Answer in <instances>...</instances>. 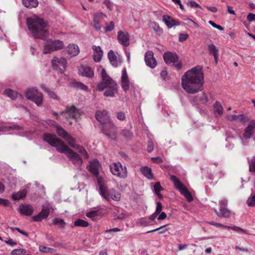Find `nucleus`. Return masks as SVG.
Returning <instances> with one entry per match:
<instances>
[{
    "mask_svg": "<svg viewBox=\"0 0 255 255\" xmlns=\"http://www.w3.org/2000/svg\"><path fill=\"white\" fill-rule=\"evenodd\" d=\"M204 74L202 68L197 66L186 71L181 78V85L186 92L194 94L203 90Z\"/></svg>",
    "mask_w": 255,
    "mask_h": 255,
    "instance_id": "1",
    "label": "nucleus"
},
{
    "mask_svg": "<svg viewBox=\"0 0 255 255\" xmlns=\"http://www.w3.org/2000/svg\"><path fill=\"white\" fill-rule=\"evenodd\" d=\"M28 28L35 38L46 39L49 35L47 24L42 18L34 16L27 19Z\"/></svg>",
    "mask_w": 255,
    "mask_h": 255,
    "instance_id": "2",
    "label": "nucleus"
},
{
    "mask_svg": "<svg viewBox=\"0 0 255 255\" xmlns=\"http://www.w3.org/2000/svg\"><path fill=\"white\" fill-rule=\"evenodd\" d=\"M95 117L97 120L102 125V131L109 138L112 139L117 138L116 127L111 121L110 116L106 110L98 111Z\"/></svg>",
    "mask_w": 255,
    "mask_h": 255,
    "instance_id": "3",
    "label": "nucleus"
},
{
    "mask_svg": "<svg viewBox=\"0 0 255 255\" xmlns=\"http://www.w3.org/2000/svg\"><path fill=\"white\" fill-rule=\"evenodd\" d=\"M102 81L99 83L97 89L99 91H102L106 89L104 96L106 97H113L118 92V85L107 74L106 70L103 69L101 71Z\"/></svg>",
    "mask_w": 255,
    "mask_h": 255,
    "instance_id": "4",
    "label": "nucleus"
},
{
    "mask_svg": "<svg viewBox=\"0 0 255 255\" xmlns=\"http://www.w3.org/2000/svg\"><path fill=\"white\" fill-rule=\"evenodd\" d=\"M43 139L51 146L55 147L57 150L60 153L66 154L70 149L62 140L56 137L55 135L44 133L43 135Z\"/></svg>",
    "mask_w": 255,
    "mask_h": 255,
    "instance_id": "5",
    "label": "nucleus"
},
{
    "mask_svg": "<svg viewBox=\"0 0 255 255\" xmlns=\"http://www.w3.org/2000/svg\"><path fill=\"white\" fill-rule=\"evenodd\" d=\"M170 179L173 183L176 188L186 198L189 202L193 200V198L187 187L183 184L176 176L171 175Z\"/></svg>",
    "mask_w": 255,
    "mask_h": 255,
    "instance_id": "6",
    "label": "nucleus"
},
{
    "mask_svg": "<svg viewBox=\"0 0 255 255\" xmlns=\"http://www.w3.org/2000/svg\"><path fill=\"white\" fill-rule=\"evenodd\" d=\"M163 59L167 64H171L177 70H180L182 67V64L179 59V57L175 53L168 51L163 55Z\"/></svg>",
    "mask_w": 255,
    "mask_h": 255,
    "instance_id": "7",
    "label": "nucleus"
},
{
    "mask_svg": "<svg viewBox=\"0 0 255 255\" xmlns=\"http://www.w3.org/2000/svg\"><path fill=\"white\" fill-rule=\"evenodd\" d=\"M100 194L107 201L110 202L111 199L115 201H119L121 199V194L114 189L108 190L106 186L103 184L100 185Z\"/></svg>",
    "mask_w": 255,
    "mask_h": 255,
    "instance_id": "8",
    "label": "nucleus"
},
{
    "mask_svg": "<svg viewBox=\"0 0 255 255\" xmlns=\"http://www.w3.org/2000/svg\"><path fill=\"white\" fill-rule=\"evenodd\" d=\"M63 46V43L62 41L49 39L45 43L43 53L44 54L50 53L54 51L61 49Z\"/></svg>",
    "mask_w": 255,
    "mask_h": 255,
    "instance_id": "9",
    "label": "nucleus"
},
{
    "mask_svg": "<svg viewBox=\"0 0 255 255\" xmlns=\"http://www.w3.org/2000/svg\"><path fill=\"white\" fill-rule=\"evenodd\" d=\"M25 96L27 99L33 101L38 106L41 105L43 102L42 93L34 88L27 89L25 92Z\"/></svg>",
    "mask_w": 255,
    "mask_h": 255,
    "instance_id": "10",
    "label": "nucleus"
},
{
    "mask_svg": "<svg viewBox=\"0 0 255 255\" xmlns=\"http://www.w3.org/2000/svg\"><path fill=\"white\" fill-rule=\"evenodd\" d=\"M110 170L112 174L117 177L125 178L127 176V170L126 166H123L119 162H115L110 166Z\"/></svg>",
    "mask_w": 255,
    "mask_h": 255,
    "instance_id": "11",
    "label": "nucleus"
},
{
    "mask_svg": "<svg viewBox=\"0 0 255 255\" xmlns=\"http://www.w3.org/2000/svg\"><path fill=\"white\" fill-rule=\"evenodd\" d=\"M51 62L53 69L58 72L63 73L66 69L67 62L64 57H54Z\"/></svg>",
    "mask_w": 255,
    "mask_h": 255,
    "instance_id": "12",
    "label": "nucleus"
},
{
    "mask_svg": "<svg viewBox=\"0 0 255 255\" xmlns=\"http://www.w3.org/2000/svg\"><path fill=\"white\" fill-rule=\"evenodd\" d=\"M61 115H63L66 119H77L80 117L79 110L74 106L66 107L65 111L61 112Z\"/></svg>",
    "mask_w": 255,
    "mask_h": 255,
    "instance_id": "13",
    "label": "nucleus"
},
{
    "mask_svg": "<svg viewBox=\"0 0 255 255\" xmlns=\"http://www.w3.org/2000/svg\"><path fill=\"white\" fill-rule=\"evenodd\" d=\"M66 155L75 166H79L82 164L83 162L82 159L80 157L78 154L74 152L71 149L69 150V151Z\"/></svg>",
    "mask_w": 255,
    "mask_h": 255,
    "instance_id": "14",
    "label": "nucleus"
},
{
    "mask_svg": "<svg viewBox=\"0 0 255 255\" xmlns=\"http://www.w3.org/2000/svg\"><path fill=\"white\" fill-rule=\"evenodd\" d=\"M78 71L79 74L83 77L89 78L94 77V70L89 66L82 65L79 67Z\"/></svg>",
    "mask_w": 255,
    "mask_h": 255,
    "instance_id": "15",
    "label": "nucleus"
},
{
    "mask_svg": "<svg viewBox=\"0 0 255 255\" xmlns=\"http://www.w3.org/2000/svg\"><path fill=\"white\" fill-rule=\"evenodd\" d=\"M118 39L119 42L125 47L129 45V37L127 31H119L118 32Z\"/></svg>",
    "mask_w": 255,
    "mask_h": 255,
    "instance_id": "16",
    "label": "nucleus"
},
{
    "mask_svg": "<svg viewBox=\"0 0 255 255\" xmlns=\"http://www.w3.org/2000/svg\"><path fill=\"white\" fill-rule=\"evenodd\" d=\"M146 64L151 68H154L157 65L156 59L153 56V53L151 51H147L144 55Z\"/></svg>",
    "mask_w": 255,
    "mask_h": 255,
    "instance_id": "17",
    "label": "nucleus"
},
{
    "mask_svg": "<svg viewBox=\"0 0 255 255\" xmlns=\"http://www.w3.org/2000/svg\"><path fill=\"white\" fill-rule=\"evenodd\" d=\"M208 102V98L207 95L205 93L194 97L192 100L193 104L200 106L201 105H205Z\"/></svg>",
    "mask_w": 255,
    "mask_h": 255,
    "instance_id": "18",
    "label": "nucleus"
},
{
    "mask_svg": "<svg viewBox=\"0 0 255 255\" xmlns=\"http://www.w3.org/2000/svg\"><path fill=\"white\" fill-rule=\"evenodd\" d=\"M255 131V120H252L250 121L249 125L246 128L244 137L248 139L251 138Z\"/></svg>",
    "mask_w": 255,
    "mask_h": 255,
    "instance_id": "19",
    "label": "nucleus"
},
{
    "mask_svg": "<svg viewBox=\"0 0 255 255\" xmlns=\"http://www.w3.org/2000/svg\"><path fill=\"white\" fill-rule=\"evenodd\" d=\"M105 17H106V14L103 12H97L94 14L93 25L97 30H100L101 26L100 22Z\"/></svg>",
    "mask_w": 255,
    "mask_h": 255,
    "instance_id": "20",
    "label": "nucleus"
},
{
    "mask_svg": "<svg viewBox=\"0 0 255 255\" xmlns=\"http://www.w3.org/2000/svg\"><path fill=\"white\" fill-rule=\"evenodd\" d=\"M162 20L168 28H171L174 26H178L181 24L180 22L174 20L172 17L168 15H163Z\"/></svg>",
    "mask_w": 255,
    "mask_h": 255,
    "instance_id": "21",
    "label": "nucleus"
},
{
    "mask_svg": "<svg viewBox=\"0 0 255 255\" xmlns=\"http://www.w3.org/2000/svg\"><path fill=\"white\" fill-rule=\"evenodd\" d=\"M93 50H94L93 59L96 62H100L102 58L103 52L100 46H93Z\"/></svg>",
    "mask_w": 255,
    "mask_h": 255,
    "instance_id": "22",
    "label": "nucleus"
},
{
    "mask_svg": "<svg viewBox=\"0 0 255 255\" xmlns=\"http://www.w3.org/2000/svg\"><path fill=\"white\" fill-rule=\"evenodd\" d=\"M66 51L70 57L77 55L80 52L79 47L74 44H70L67 47Z\"/></svg>",
    "mask_w": 255,
    "mask_h": 255,
    "instance_id": "23",
    "label": "nucleus"
},
{
    "mask_svg": "<svg viewBox=\"0 0 255 255\" xmlns=\"http://www.w3.org/2000/svg\"><path fill=\"white\" fill-rule=\"evenodd\" d=\"M19 210L21 214L30 216L33 211V208L29 205H21L19 206Z\"/></svg>",
    "mask_w": 255,
    "mask_h": 255,
    "instance_id": "24",
    "label": "nucleus"
},
{
    "mask_svg": "<svg viewBox=\"0 0 255 255\" xmlns=\"http://www.w3.org/2000/svg\"><path fill=\"white\" fill-rule=\"evenodd\" d=\"M216 215L220 217L229 218L231 215V211L226 207L220 208V211H218L216 209L214 210Z\"/></svg>",
    "mask_w": 255,
    "mask_h": 255,
    "instance_id": "25",
    "label": "nucleus"
},
{
    "mask_svg": "<svg viewBox=\"0 0 255 255\" xmlns=\"http://www.w3.org/2000/svg\"><path fill=\"white\" fill-rule=\"evenodd\" d=\"M4 94L12 100H14L17 98L22 99L23 98L22 95L9 89H5L4 90Z\"/></svg>",
    "mask_w": 255,
    "mask_h": 255,
    "instance_id": "26",
    "label": "nucleus"
},
{
    "mask_svg": "<svg viewBox=\"0 0 255 255\" xmlns=\"http://www.w3.org/2000/svg\"><path fill=\"white\" fill-rule=\"evenodd\" d=\"M99 163L97 160H94L91 162L90 165V171L95 175L99 174Z\"/></svg>",
    "mask_w": 255,
    "mask_h": 255,
    "instance_id": "27",
    "label": "nucleus"
},
{
    "mask_svg": "<svg viewBox=\"0 0 255 255\" xmlns=\"http://www.w3.org/2000/svg\"><path fill=\"white\" fill-rule=\"evenodd\" d=\"M142 174L149 179L153 178L151 169L147 166L142 167L140 168Z\"/></svg>",
    "mask_w": 255,
    "mask_h": 255,
    "instance_id": "28",
    "label": "nucleus"
},
{
    "mask_svg": "<svg viewBox=\"0 0 255 255\" xmlns=\"http://www.w3.org/2000/svg\"><path fill=\"white\" fill-rule=\"evenodd\" d=\"M22 1L25 7L29 8H35L38 5L37 0H22Z\"/></svg>",
    "mask_w": 255,
    "mask_h": 255,
    "instance_id": "29",
    "label": "nucleus"
},
{
    "mask_svg": "<svg viewBox=\"0 0 255 255\" xmlns=\"http://www.w3.org/2000/svg\"><path fill=\"white\" fill-rule=\"evenodd\" d=\"M108 58L111 64L114 67L118 66V61L117 56L113 50H110L108 54Z\"/></svg>",
    "mask_w": 255,
    "mask_h": 255,
    "instance_id": "30",
    "label": "nucleus"
},
{
    "mask_svg": "<svg viewBox=\"0 0 255 255\" xmlns=\"http://www.w3.org/2000/svg\"><path fill=\"white\" fill-rule=\"evenodd\" d=\"M27 194L26 189H23L16 193H14L12 195V198L14 200H18L24 198Z\"/></svg>",
    "mask_w": 255,
    "mask_h": 255,
    "instance_id": "31",
    "label": "nucleus"
},
{
    "mask_svg": "<svg viewBox=\"0 0 255 255\" xmlns=\"http://www.w3.org/2000/svg\"><path fill=\"white\" fill-rule=\"evenodd\" d=\"M57 134L63 138L65 139L69 134L66 130L59 126L56 127Z\"/></svg>",
    "mask_w": 255,
    "mask_h": 255,
    "instance_id": "32",
    "label": "nucleus"
},
{
    "mask_svg": "<svg viewBox=\"0 0 255 255\" xmlns=\"http://www.w3.org/2000/svg\"><path fill=\"white\" fill-rule=\"evenodd\" d=\"M64 139L67 141L70 147L74 149H76V148L78 147V145L75 143V139L71 136L70 134H69Z\"/></svg>",
    "mask_w": 255,
    "mask_h": 255,
    "instance_id": "33",
    "label": "nucleus"
},
{
    "mask_svg": "<svg viewBox=\"0 0 255 255\" xmlns=\"http://www.w3.org/2000/svg\"><path fill=\"white\" fill-rule=\"evenodd\" d=\"M64 139L67 141L70 147L74 149H76V148L78 147V145L75 143V139L71 136L70 134H69Z\"/></svg>",
    "mask_w": 255,
    "mask_h": 255,
    "instance_id": "34",
    "label": "nucleus"
},
{
    "mask_svg": "<svg viewBox=\"0 0 255 255\" xmlns=\"http://www.w3.org/2000/svg\"><path fill=\"white\" fill-rule=\"evenodd\" d=\"M185 21V24L190 27L199 28V25L194 20L189 18H186L183 19Z\"/></svg>",
    "mask_w": 255,
    "mask_h": 255,
    "instance_id": "35",
    "label": "nucleus"
},
{
    "mask_svg": "<svg viewBox=\"0 0 255 255\" xmlns=\"http://www.w3.org/2000/svg\"><path fill=\"white\" fill-rule=\"evenodd\" d=\"M214 110L215 113L217 114L219 116L222 115L223 109L221 105L218 102H216L214 104Z\"/></svg>",
    "mask_w": 255,
    "mask_h": 255,
    "instance_id": "36",
    "label": "nucleus"
},
{
    "mask_svg": "<svg viewBox=\"0 0 255 255\" xmlns=\"http://www.w3.org/2000/svg\"><path fill=\"white\" fill-rule=\"evenodd\" d=\"M74 224L76 227H87L89 225V224L88 222L80 219L76 220L74 222Z\"/></svg>",
    "mask_w": 255,
    "mask_h": 255,
    "instance_id": "37",
    "label": "nucleus"
},
{
    "mask_svg": "<svg viewBox=\"0 0 255 255\" xmlns=\"http://www.w3.org/2000/svg\"><path fill=\"white\" fill-rule=\"evenodd\" d=\"M163 190V189L162 187V186H161L160 182H157L155 183V184L154 185V190L155 194L157 195V196L159 198L162 197V195L160 193V192Z\"/></svg>",
    "mask_w": 255,
    "mask_h": 255,
    "instance_id": "38",
    "label": "nucleus"
},
{
    "mask_svg": "<svg viewBox=\"0 0 255 255\" xmlns=\"http://www.w3.org/2000/svg\"><path fill=\"white\" fill-rule=\"evenodd\" d=\"M208 50L210 55H213V56L218 54V49L213 44H209L208 46Z\"/></svg>",
    "mask_w": 255,
    "mask_h": 255,
    "instance_id": "39",
    "label": "nucleus"
},
{
    "mask_svg": "<svg viewBox=\"0 0 255 255\" xmlns=\"http://www.w3.org/2000/svg\"><path fill=\"white\" fill-rule=\"evenodd\" d=\"M75 149L78 150V152L80 153L81 155L83 156L85 158H88V154L86 151V149L83 146L78 145V147L76 148Z\"/></svg>",
    "mask_w": 255,
    "mask_h": 255,
    "instance_id": "40",
    "label": "nucleus"
},
{
    "mask_svg": "<svg viewBox=\"0 0 255 255\" xmlns=\"http://www.w3.org/2000/svg\"><path fill=\"white\" fill-rule=\"evenodd\" d=\"M54 225H59L61 228H63L65 225V223L63 219L60 218H54L53 220Z\"/></svg>",
    "mask_w": 255,
    "mask_h": 255,
    "instance_id": "41",
    "label": "nucleus"
},
{
    "mask_svg": "<svg viewBox=\"0 0 255 255\" xmlns=\"http://www.w3.org/2000/svg\"><path fill=\"white\" fill-rule=\"evenodd\" d=\"M121 230L118 228H115L111 229L106 230L105 232V234L107 235L106 238L108 239H110L113 237V234H110L109 233L111 232H117L120 231Z\"/></svg>",
    "mask_w": 255,
    "mask_h": 255,
    "instance_id": "42",
    "label": "nucleus"
},
{
    "mask_svg": "<svg viewBox=\"0 0 255 255\" xmlns=\"http://www.w3.org/2000/svg\"><path fill=\"white\" fill-rule=\"evenodd\" d=\"M121 134L127 139H130L132 136V133L127 129L123 130L121 132Z\"/></svg>",
    "mask_w": 255,
    "mask_h": 255,
    "instance_id": "43",
    "label": "nucleus"
},
{
    "mask_svg": "<svg viewBox=\"0 0 255 255\" xmlns=\"http://www.w3.org/2000/svg\"><path fill=\"white\" fill-rule=\"evenodd\" d=\"M26 253V250L23 249H17L13 250L11 253V255H20L25 254Z\"/></svg>",
    "mask_w": 255,
    "mask_h": 255,
    "instance_id": "44",
    "label": "nucleus"
},
{
    "mask_svg": "<svg viewBox=\"0 0 255 255\" xmlns=\"http://www.w3.org/2000/svg\"><path fill=\"white\" fill-rule=\"evenodd\" d=\"M236 121L239 122L245 125V123L248 121V118L244 115H237V118Z\"/></svg>",
    "mask_w": 255,
    "mask_h": 255,
    "instance_id": "45",
    "label": "nucleus"
},
{
    "mask_svg": "<svg viewBox=\"0 0 255 255\" xmlns=\"http://www.w3.org/2000/svg\"><path fill=\"white\" fill-rule=\"evenodd\" d=\"M99 215V213L98 210L92 211L86 213V216L88 218H91L94 220V218L97 217Z\"/></svg>",
    "mask_w": 255,
    "mask_h": 255,
    "instance_id": "46",
    "label": "nucleus"
},
{
    "mask_svg": "<svg viewBox=\"0 0 255 255\" xmlns=\"http://www.w3.org/2000/svg\"><path fill=\"white\" fill-rule=\"evenodd\" d=\"M167 226V225L162 226H161L158 228H156L155 229L148 231V232H147V233H151V232L159 231L158 233L159 234L164 233L167 231V229H164Z\"/></svg>",
    "mask_w": 255,
    "mask_h": 255,
    "instance_id": "47",
    "label": "nucleus"
},
{
    "mask_svg": "<svg viewBox=\"0 0 255 255\" xmlns=\"http://www.w3.org/2000/svg\"><path fill=\"white\" fill-rule=\"evenodd\" d=\"M249 170L255 173V159L253 158L249 161Z\"/></svg>",
    "mask_w": 255,
    "mask_h": 255,
    "instance_id": "48",
    "label": "nucleus"
},
{
    "mask_svg": "<svg viewBox=\"0 0 255 255\" xmlns=\"http://www.w3.org/2000/svg\"><path fill=\"white\" fill-rule=\"evenodd\" d=\"M129 81L128 79L122 80V86L125 92H127L129 89Z\"/></svg>",
    "mask_w": 255,
    "mask_h": 255,
    "instance_id": "49",
    "label": "nucleus"
},
{
    "mask_svg": "<svg viewBox=\"0 0 255 255\" xmlns=\"http://www.w3.org/2000/svg\"><path fill=\"white\" fill-rule=\"evenodd\" d=\"M115 23L113 21H111L110 23L106 24V26L104 27L106 32L111 31L114 29Z\"/></svg>",
    "mask_w": 255,
    "mask_h": 255,
    "instance_id": "50",
    "label": "nucleus"
},
{
    "mask_svg": "<svg viewBox=\"0 0 255 255\" xmlns=\"http://www.w3.org/2000/svg\"><path fill=\"white\" fill-rule=\"evenodd\" d=\"M73 84L74 86L83 90L86 91L88 90V87L81 82H74L73 83Z\"/></svg>",
    "mask_w": 255,
    "mask_h": 255,
    "instance_id": "51",
    "label": "nucleus"
},
{
    "mask_svg": "<svg viewBox=\"0 0 255 255\" xmlns=\"http://www.w3.org/2000/svg\"><path fill=\"white\" fill-rule=\"evenodd\" d=\"M46 217H44V215L40 212L37 215L33 216L32 219L33 221L35 222H40L44 219H46Z\"/></svg>",
    "mask_w": 255,
    "mask_h": 255,
    "instance_id": "52",
    "label": "nucleus"
},
{
    "mask_svg": "<svg viewBox=\"0 0 255 255\" xmlns=\"http://www.w3.org/2000/svg\"><path fill=\"white\" fill-rule=\"evenodd\" d=\"M6 130L9 131L10 130H20L22 129V128L17 125H13L12 126L5 127Z\"/></svg>",
    "mask_w": 255,
    "mask_h": 255,
    "instance_id": "53",
    "label": "nucleus"
},
{
    "mask_svg": "<svg viewBox=\"0 0 255 255\" xmlns=\"http://www.w3.org/2000/svg\"><path fill=\"white\" fill-rule=\"evenodd\" d=\"M247 203L249 206H255V193L248 199Z\"/></svg>",
    "mask_w": 255,
    "mask_h": 255,
    "instance_id": "54",
    "label": "nucleus"
},
{
    "mask_svg": "<svg viewBox=\"0 0 255 255\" xmlns=\"http://www.w3.org/2000/svg\"><path fill=\"white\" fill-rule=\"evenodd\" d=\"M208 223L210 225H213V226H214L217 228H219V227H221V228H230V226H225V225H223L220 223H216L214 221H211V222H208Z\"/></svg>",
    "mask_w": 255,
    "mask_h": 255,
    "instance_id": "55",
    "label": "nucleus"
},
{
    "mask_svg": "<svg viewBox=\"0 0 255 255\" xmlns=\"http://www.w3.org/2000/svg\"><path fill=\"white\" fill-rule=\"evenodd\" d=\"M41 212L44 215V217L47 218L50 213L49 208L45 206L43 207Z\"/></svg>",
    "mask_w": 255,
    "mask_h": 255,
    "instance_id": "56",
    "label": "nucleus"
},
{
    "mask_svg": "<svg viewBox=\"0 0 255 255\" xmlns=\"http://www.w3.org/2000/svg\"><path fill=\"white\" fill-rule=\"evenodd\" d=\"M189 35L187 34L180 33L179 35L178 40L180 42H183L187 39Z\"/></svg>",
    "mask_w": 255,
    "mask_h": 255,
    "instance_id": "57",
    "label": "nucleus"
},
{
    "mask_svg": "<svg viewBox=\"0 0 255 255\" xmlns=\"http://www.w3.org/2000/svg\"><path fill=\"white\" fill-rule=\"evenodd\" d=\"M187 4L191 7L201 8V6L195 1H190L187 2Z\"/></svg>",
    "mask_w": 255,
    "mask_h": 255,
    "instance_id": "58",
    "label": "nucleus"
},
{
    "mask_svg": "<svg viewBox=\"0 0 255 255\" xmlns=\"http://www.w3.org/2000/svg\"><path fill=\"white\" fill-rule=\"evenodd\" d=\"M154 149V144L152 141H148L147 143V150L148 152H151Z\"/></svg>",
    "mask_w": 255,
    "mask_h": 255,
    "instance_id": "59",
    "label": "nucleus"
},
{
    "mask_svg": "<svg viewBox=\"0 0 255 255\" xmlns=\"http://www.w3.org/2000/svg\"><path fill=\"white\" fill-rule=\"evenodd\" d=\"M229 229H231L235 231H236L237 232H241L243 233H245V234H247V231L239 227H237V226H233V227H230V228H229Z\"/></svg>",
    "mask_w": 255,
    "mask_h": 255,
    "instance_id": "60",
    "label": "nucleus"
},
{
    "mask_svg": "<svg viewBox=\"0 0 255 255\" xmlns=\"http://www.w3.org/2000/svg\"><path fill=\"white\" fill-rule=\"evenodd\" d=\"M104 3L107 6L110 10L113 8V3L110 0H104Z\"/></svg>",
    "mask_w": 255,
    "mask_h": 255,
    "instance_id": "61",
    "label": "nucleus"
},
{
    "mask_svg": "<svg viewBox=\"0 0 255 255\" xmlns=\"http://www.w3.org/2000/svg\"><path fill=\"white\" fill-rule=\"evenodd\" d=\"M209 23L213 26L214 27V28H216L220 30H224V28L221 26V25H218L217 24H216L214 22H213V21L212 20H210L209 21Z\"/></svg>",
    "mask_w": 255,
    "mask_h": 255,
    "instance_id": "62",
    "label": "nucleus"
},
{
    "mask_svg": "<svg viewBox=\"0 0 255 255\" xmlns=\"http://www.w3.org/2000/svg\"><path fill=\"white\" fill-rule=\"evenodd\" d=\"M162 206L160 202H158L156 204L155 214H159L162 210Z\"/></svg>",
    "mask_w": 255,
    "mask_h": 255,
    "instance_id": "63",
    "label": "nucleus"
},
{
    "mask_svg": "<svg viewBox=\"0 0 255 255\" xmlns=\"http://www.w3.org/2000/svg\"><path fill=\"white\" fill-rule=\"evenodd\" d=\"M117 118L120 121H124L125 119V114L124 112H120L117 114Z\"/></svg>",
    "mask_w": 255,
    "mask_h": 255,
    "instance_id": "64",
    "label": "nucleus"
}]
</instances>
